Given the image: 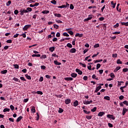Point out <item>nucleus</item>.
<instances>
[{"mask_svg": "<svg viewBox=\"0 0 128 128\" xmlns=\"http://www.w3.org/2000/svg\"><path fill=\"white\" fill-rule=\"evenodd\" d=\"M65 80H74V78H72V77H70V78H64Z\"/></svg>", "mask_w": 128, "mask_h": 128, "instance_id": "obj_17", "label": "nucleus"}, {"mask_svg": "<svg viewBox=\"0 0 128 128\" xmlns=\"http://www.w3.org/2000/svg\"><path fill=\"white\" fill-rule=\"evenodd\" d=\"M6 72H8V70H6L1 71V74H6Z\"/></svg>", "mask_w": 128, "mask_h": 128, "instance_id": "obj_26", "label": "nucleus"}, {"mask_svg": "<svg viewBox=\"0 0 128 128\" xmlns=\"http://www.w3.org/2000/svg\"><path fill=\"white\" fill-rule=\"evenodd\" d=\"M84 34L77 33L76 34L75 36H78V38H82Z\"/></svg>", "mask_w": 128, "mask_h": 128, "instance_id": "obj_9", "label": "nucleus"}, {"mask_svg": "<svg viewBox=\"0 0 128 128\" xmlns=\"http://www.w3.org/2000/svg\"><path fill=\"white\" fill-rule=\"evenodd\" d=\"M116 64H122V62L120 61V60L118 59L116 61Z\"/></svg>", "mask_w": 128, "mask_h": 128, "instance_id": "obj_22", "label": "nucleus"}, {"mask_svg": "<svg viewBox=\"0 0 128 128\" xmlns=\"http://www.w3.org/2000/svg\"><path fill=\"white\" fill-rule=\"evenodd\" d=\"M10 108L12 110H14V106L12 105H10Z\"/></svg>", "mask_w": 128, "mask_h": 128, "instance_id": "obj_60", "label": "nucleus"}, {"mask_svg": "<svg viewBox=\"0 0 128 128\" xmlns=\"http://www.w3.org/2000/svg\"><path fill=\"white\" fill-rule=\"evenodd\" d=\"M102 62V60H94V64H96L98 62Z\"/></svg>", "mask_w": 128, "mask_h": 128, "instance_id": "obj_25", "label": "nucleus"}, {"mask_svg": "<svg viewBox=\"0 0 128 128\" xmlns=\"http://www.w3.org/2000/svg\"><path fill=\"white\" fill-rule=\"evenodd\" d=\"M123 72H128V68H124L122 70Z\"/></svg>", "mask_w": 128, "mask_h": 128, "instance_id": "obj_57", "label": "nucleus"}, {"mask_svg": "<svg viewBox=\"0 0 128 128\" xmlns=\"http://www.w3.org/2000/svg\"><path fill=\"white\" fill-rule=\"evenodd\" d=\"M118 26H120V24L118 23H116V25L114 26V28H118Z\"/></svg>", "mask_w": 128, "mask_h": 128, "instance_id": "obj_39", "label": "nucleus"}, {"mask_svg": "<svg viewBox=\"0 0 128 128\" xmlns=\"http://www.w3.org/2000/svg\"><path fill=\"white\" fill-rule=\"evenodd\" d=\"M80 65L82 66H83V68H86V64H82V62L80 63Z\"/></svg>", "mask_w": 128, "mask_h": 128, "instance_id": "obj_48", "label": "nucleus"}, {"mask_svg": "<svg viewBox=\"0 0 128 128\" xmlns=\"http://www.w3.org/2000/svg\"><path fill=\"white\" fill-rule=\"evenodd\" d=\"M104 100H110V97L109 96H105L104 97Z\"/></svg>", "mask_w": 128, "mask_h": 128, "instance_id": "obj_21", "label": "nucleus"}, {"mask_svg": "<svg viewBox=\"0 0 128 128\" xmlns=\"http://www.w3.org/2000/svg\"><path fill=\"white\" fill-rule=\"evenodd\" d=\"M96 110V107H94L91 110V112H94Z\"/></svg>", "mask_w": 128, "mask_h": 128, "instance_id": "obj_42", "label": "nucleus"}, {"mask_svg": "<svg viewBox=\"0 0 128 128\" xmlns=\"http://www.w3.org/2000/svg\"><path fill=\"white\" fill-rule=\"evenodd\" d=\"M128 108H122V116H124V114H126V112H128Z\"/></svg>", "mask_w": 128, "mask_h": 128, "instance_id": "obj_4", "label": "nucleus"}, {"mask_svg": "<svg viewBox=\"0 0 128 128\" xmlns=\"http://www.w3.org/2000/svg\"><path fill=\"white\" fill-rule=\"evenodd\" d=\"M110 78H114V73H111L110 74Z\"/></svg>", "mask_w": 128, "mask_h": 128, "instance_id": "obj_55", "label": "nucleus"}, {"mask_svg": "<svg viewBox=\"0 0 128 128\" xmlns=\"http://www.w3.org/2000/svg\"><path fill=\"white\" fill-rule=\"evenodd\" d=\"M20 79L21 80H23V82H26V80L24 77H20Z\"/></svg>", "mask_w": 128, "mask_h": 128, "instance_id": "obj_51", "label": "nucleus"}, {"mask_svg": "<svg viewBox=\"0 0 128 128\" xmlns=\"http://www.w3.org/2000/svg\"><path fill=\"white\" fill-rule=\"evenodd\" d=\"M123 104H126V106H128V101L124 100L123 102Z\"/></svg>", "mask_w": 128, "mask_h": 128, "instance_id": "obj_44", "label": "nucleus"}, {"mask_svg": "<svg viewBox=\"0 0 128 128\" xmlns=\"http://www.w3.org/2000/svg\"><path fill=\"white\" fill-rule=\"evenodd\" d=\"M64 112V110H62V108H60L58 110L59 114H62V112Z\"/></svg>", "mask_w": 128, "mask_h": 128, "instance_id": "obj_43", "label": "nucleus"}, {"mask_svg": "<svg viewBox=\"0 0 128 128\" xmlns=\"http://www.w3.org/2000/svg\"><path fill=\"white\" fill-rule=\"evenodd\" d=\"M46 78H52V76L48 75V74H46L45 76Z\"/></svg>", "mask_w": 128, "mask_h": 128, "instance_id": "obj_58", "label": "nucleus"}, {"mask_svg": "<svg viewBox=\"0 0 128 128\" xmlns=\"http://www.w3.org/2000/svg\"><path fill=\"white\" fill-rule=\"evenodd\" d=\"M104 112H100L98 114V116H104Z\"/></svg>", "mask_w": 128, "mask_h": 128, "instance_id": "obj_13", "label": "nucleus"}, {"mask_svg": "<svg viewBox=\"0 0 128 128\" xmlns=\"http://www.w3.org/2000/svg\"><path fill=\"white\" fill-rule=\"evenodd\" d=\"M49 12H50V11H48V10L42 11V14H49Z\"/></svg>", "mask_w": 128, "mask_h": 128, "instance_id": "obj_41", "label": "nucleus"}, {"mask_svg": "<svg viewBox=\"0 0 128 128\" xmlns=\"http://www.w3.org/2000/svg\"><path fill=\"white\" fill-rule=\"evenodd\" d=\"M54 64H56V66H60V64H62V63L58 62V60H54Z\"/></svg>", "mask_w": 128, "mask_h": 128, "instance_id": "obj_12", "label": "nucleus"}, {"mask_svg": "<svg viewBox=\"0 0 128 128\" xmlns=\"http://www.w3.org/2000/svg\"><path fill=\"white\" fill-rule=\"evenodd\" d=\"M92 16H89V17H88L86 18H85L84 20V22H88V20H92Z\"/></svg>", "mask_w": 128, "mask_h": 128, "instance_id": "obj_10", "label": "nucleus"}, {"mask_svg": "<svg viewBox=\"0 0 128 128\" xmlns=\"http://www.w3.org/2000/svg\"><path fill=\"white\" fill-rule=\"evenodd\" d=\"M86 118H87V120H92V116H86Z\"/></svg>", "mask_w": 128, "mask_h": 128, "instance_id": "obj_27", "label": "nucleus"}, {"mask_svg": "<svg viewBox=\"0 0 128 128\" xmlns=\"http://www.w3.org/2000/svg\"><path fill=\"white\" fill-rule=\"evenodd\" d=\"M68 33H69L70 36H72L74 34V32L72 30L68 31Z\"/></svg>", "mask_w": 128, "mask_h": 128, "instance_id": "obj_56", "label": "nucleus"}, {"mask_svg": "<svg viewBox=\"0 0 128 128\" xmlns=\"http://www.w3.org/2000/svg\"><path fill=\"white\" fill-rule=\"evenodd\" d=\"M55 50L54 47H50L49 48L50 52H52Z\"/></svg>", "mask_w": 128, "mask_h": 128, "instance_id": "obj_20", "label": "nucleus"}, {"mask_svg": "<svg viewBox=\"0 0 128 128\" xmlns=\"http://www.w3.org/2000/svg\"><path fill=\"white\" fill-rule=\"evenodd\" d=\"M32 26L31 24H27L23 28H22V30H28V28H30Z\"/></svg>", "mask_w": 128, "mask_h": 128, "instance_id": "obj_1", "label": "nucleus"}, {"mask_svg": "<svg viewBox=\"0 0 128 128\" xmlns=\"http://www.w3.org/2000/svg\"><path fill=\"white\" fill-rule=\"evenodd\" d=\"M76 52V50L74 48H72L70 50V52L71 54H74Z\"/></svg>", "mask_w": 128, "mask_h": 128, "instance_id": "obj_5", "label": "nucleus"}, {"mask_svg": "<svg viewBox=\"0 0 128 128\" xmlns=\"http://www.w3.org/2000/svg\"><path fill=\"white\" fill-rule=\"evenodd\" d=\"M14 68H16V69H18L20 68V66H18V64H14Z\"/></svg>", "mask_w": 128, "mask_h": 128, "instance_id": "obj_37", "label": "nucleus"}, {"mask_svg": "<svg viewBox=\"0 0 128 128\" xmlns=\"http://www.w3.org/2000/svg\"><path fill=\"white\" fill-rule=\"evenodd\" d=\"M120 34V32H115L112 33L113 34Z\"/></svg>", "mask_w": 128, "mask_h": 128, "instance_id": "obj_49", "label": "nucleus"}, {"mask_svg": "<svg viewBox=\"0 0 128 128\" xmlns=\"http://www.w3.org/2000/svg\"><path fill=\"white\" fill-rule=\"evenodd\" d=\"M83 104H86V105L90 104H92V100H90V101H88V100H85V101L83 102Z\"/></svg>", "mask_w": 128, "mask_h": 128, "instance_id": "obj_3", "label": "nucleus"}, {"mask_svg": "<svg viewBox=\"0 0 128 128\" xmlns=\"http://www.w3.org/2000/svg\"><path fill=\"white\" fill-rule=\"evenodd\" d=\"M106 116L108 118H111L112 120H116V117H114L112 114H108Z\"/></svg>", "mask_w": 128, "mask_h": 128, "instance_id": "obj_2", "label": "nucleus"}, {"mask_svg": "<svg viewBox=\"0 0 128 128\" xmlns=\"http://www.w3.org/2000/svg\"><path fill=\"white\" fill-rule=\"evenodd\" d=\"M100 68V64H96V70H98V68Z\"/></svg>", "mask_w": 128, "mask_h": 128, "instance_id": "obj_52", "label": "nucleus"}, {"mask_svg": "<svg viewBox=\"0 0 128 128\" xmlns=\"http://www.w3.org/2000/svg\"><path fill=\"white\" fill-rule=\"evenodd\" d=\"M12 4V1L10 0H8L6 3V5L7 6H10V4Z\"/></svg>", "mask_w": 128, "mask_h": 128, "instance_id": "obj_28", "label": "nucleus"}, {"mask_svg": "<svg viewBox=\"0 0 128 128\" xmlns=\"http://www.w3.org/2000/svg\"><path fill=\"white\" fill-rule=\"evenodd\" d=\"M70 99H66L65 100L64 102L66 104H70Z\"/></svg>", "mask_w": 128, "mask_h": 128, "instance_id": "obj_6", "label": "nucleus"}, {"mask_svg": "<svg viewBox=\"0 0 128 128\" xmlns=\"http://www.w3.org/2000/svg\"><path fill=\"white\" fill-rule=\"evenodd\" d=\"M22 116H20L18 118H17L16 122H20V120H22Z\"/></svg>", "mask_w": 128, "mask_h": 128, "instance_id": "obj_16", "label": "nucleus"}, {"mask_svg": "<svg viewBox=\"0 0 128 128\" xmlns=\"http://www.w3.org/2000/svg\"><path fill=\"white\" fill-rule=\"evenodd\" d=\"M124 96H119V100H124Z\"/></svg>", "mask_w": 128, "mask_h": 128, "instance_id": "obj_62", "label": "nucleus"}, {"mask_svg": "<svg viewBox=\"0 0 128 128\" xmlns=\"http://www.w3.org/2000/svg\"><path fill=\"white\" fill-rule=\"evenodd\" d=\"M76 72H78V74L81 75L82 74V72L80 70H78V68H76Z\"/></svg>", "mask_w": 128, "mask_h": 128, "instance_id": "obj_8", "label": "nucleus"}, {"mask_svg": "<svg viewBox=\"0 0 128 128\" xmlns=\"http://www.w3.org/2000/svg\"><path fill=\"white\" fill-rule=\"evenodd\" d=\"M58 8H66V5H62L60 6H58Z\"/></svg>", "mask_w": 128, "mask_h": 128, "instance_id": "obj_33", "label": "nucleus"}, {"mask_svg": "<svg viewBox=\"0 0 128 128\" xmlns=\"http://www.w3.org/2000/svg\"><path fill=\"white\" fill-rule=\"evenodd\" d=\"M54 16H56V18H62V14H55Z\"/></svg>", "mask_w": 128, "mask_h": 128, "instance_id": "obj_19", "label": "nucleus"}, {"mask_svg": "<svg viewBox=\"0 0 128 128\" xmlns=\"http://www.w3.org/2000/svg\"><path fill=\"white\" fill-rule=\"evenodd\" d=\"M25 76L27 80H32V78L30 77V76L28 75V74H26Z\"/></svg>", "mask_w": 128, "mask_h": 128, "instance_id": "obj_30", "label": "nucleus"}, {"mask_svg": "<svg viewBox=\"0 0 128 128\" xmlns=\"http://www.w3.org/2000/svg\"><path fill=\"white\" fill-rule=\"evenodd\" d=\"M10 112V108H5L3 110V112Z\"/></svg>", "mask_w": 128, "mask_h": 128, "instance_id": "obj_24", "label": "nucleus"}, {"mask_svg": "<svg viewBox=\"0 0 128 128\" xmlns=\"http://www.w3.org/2000/svg\"><path fill=\"white\" fill-rule=\"evenodd\" d=\"M66 46H68V48H72V45L70 43H68L66 44Z\"/></svg>", "mask_w": 128, "mask_h": 128, "instance_id": "obj_29", "label": "nucleus"}, {"mask_svg": "<svg viewBox=\"0 0 128 128\" xmlns=\"http://www.w3.org/2000/svg\"><path fill=\"white\" fill-rule=\"evenodd\" d=\"M63 36H70V35L67 32H64Z\"/></svg>", "mask_w": 128, "mask_h": 128, "instance_id": "obj_46", "label": "nucleus"}, {"mask_svg": "<svg viewBox=\"0 0 128 128\" xmlns=\"http://www.w3.org/2000/svg\"><path fill=\"white\" fill-rule=\"evenodd\" d=\"M39 82H42L44 80V77L43 76H41L40 77V78L38 80Z\"/></svg>", "mask_w": 128, "mask_h": 128, "instance_id": "obj_50", "label": "nucleus"}, {"mask_svg": "<svg viewBox=\"0 0 128 128\" xmlns=\"http://www.w3.org/2000/svg\"><path fill=\"white\" fill-rule=\"evenodd\" d=\"M40 58H41L42 60V58L44 59V58H46V55L44 54V55H42Z\"/></svg>", "mask_w": 128, "mask_h": 128, "instance_id": "obj_34", "label": "nucleus"}, {"mask_svg": "<svg viewBox=\"0 0 128 128\" xmlns=\"http://www.w3.org/2000/svg\"><path fill=\"white\" fill-rule=\"evenodd\" d=\"M84 112L86 114H90V112L87 111L86 110H83Z\"/></svg>", "mask_w": 128, "mask_h": 128, "instance_id": "obj_35", "label": "nucleus"}, {"mask_svg": "<svg viewBox=\"0 0 128 128\" xmlns=\"http://www.w3.org/2000/svg\"><path fill=\"white\" fill-rule=\"evenodd\" d=\"M121 24H122V26H128V22H120Z\"/></svg>", "mask_w": 128, "mask_h": 128, "instance_id": "obj_18", "label": "nucleus"}, {"mask_svg": "<svg viewBox=\"0 0 128 128\" xmlns=\"http://www.w3.org/2000/svg\"><path fill=\"white\" fill-rule=\"evenodd\" d=\"M20 12H22V14H26V12H28V11L26 10H20Z\"/></svg>", "mask_w": 128, "mask_h": 128, "instance_id": "obj_15", "label": "nucleus"}, {"mask_svg": "<svg viewBox=\"0 0 128 128\" xmlns=\"http://www.w3.org/2000/svg\"><path fill=\"white\" fill-rule=\"evenodd\" d=\"M26 10L28 12H32V9L30 8H26Z\"/></svg>", "mask_w": 128, "mask_h": 128, "instance_id": "obj_53", "label": "nucleus"}, {"mask_svg": "<svg viewBox=\"0 0 128 128\" xmlns=\"http://www.w3.org/2000/svg\"><path fill=\"white\" fill-rule=\"evenodd\" d=\"M6 42H7V44H12V40H6Z\"/></svg>", "mask_w": 128, "mask_h": 128, "instance_id": "obj_45", "label": "nucleus"}, {"mask_svg": "<svg viewBox=\"0 0 128 128\" xmlns=\"http://www.w3.org/2000/svg\"><path fill=\"white\" fill-rule=\"evenodd\" d=\"M88 8L90 10V8H96V6H90L88 7Z\"/></svg>", "mask_w": 128, "mask_h": 128, "instance_id": "obj_40", "label": "nucleus"}, {"mask_svg": "<svg viewBox=\"0 0 128 128\" xmlns=\"http://www.w3.org/2000/svg\"><path fill=\"white\" fill-rule=\"evenodd\" d=\"M51 4H56V0H52L50 2Z\"/></svg>", "mask_w": 128, "mask_h": 128, "instance_id": "obj_36", "label": "nucleus"}, {"mask_svg": "<svg viewBox=\"0 0 128 128\" xmlns=\"http://www.w3.org/2000/svg\"><path fill=\"white\" fill-rule=\"evenodd\" d=\"M14 14H18V10H16L14 11Z\"/></svg>", "mask_w": 128, "mask_h": 128, "instance_id": "obj_64", "label": "nucleus"}, {"mask_svg": "<svg viewBox=\"0 0 128 128\" xmlns=\"http://www.w3.org/2000/svg\"><path fill=\"white\" fill-rule=\"evenodd\" d=\"M111 4L112 6V7L113 8H116V4H114V1L111 2Z\"/></svg>", "mask_w": 128, "mask_h": 128, "instance_id": "obj_31", "label": "nucleus"}, {"mask_svg": "<svg viewBox=\"0 0 128 128\" xmlns=\"http://www.w3.org/2000/svg\"><path fill=\"white\" fill-rule=\"evenodd\" d=\"M22 72H24V74H26V72H27V70H26V69L24 68V69H23V70H22Z\"/></svg>", "mask_w": 128, "mask_h": 128, "instance_id": "obj_63", "label": "nucleus"}, {"mask_svg": "<svg viewBox=\"0 0 128 128\" xmlns=\"http://www.w3.org/2000/svg\"><path fill=\"white\" fill-rule=\"evenodd\" d=\"M31 112H33L34 114V112H36V108H34V106H32V109H31Z\"/></svg>", "mask_w": 128, "mask_h": 128, "instance_id": "obj_23", "label": "nucleus"}, {"mask_svg": "<svg viewBox=\"0 0 128 128\" xmlns=\"http://www.w3.org/2000/svg\"><path fill=\"white\" fill-rule=\"evenodd\" d=\"M40 120V115L38 113L36 112V120Z\"/></svg>", "mask_w": 128, "mask_h": 128, "instance_id": "obj_38", "label": "nucleus"}, {"mask_svg": "<svg viewBox=\"0 0 128 128\" xmlns=\"http://www.w3.org/2000/svg\"><path fill=\"white\" fill-rule=\"evenodd\" d=\"M54 28H56V30H58V26L56 24H54Z\"/></svg>", "mask_w": 128, "mask_h": 128, "instance_id": "obj_47", "label": "nucleus"}, {"mask_svg": "<svg viewBox=\"0 0 128 128\" xmlns=\"http://www.w3.org/2000/svg\"><path fill=\"white\" fill-rule=\"evenodd\" d=\"M74 5L72 4H70V10H74Z\"/></svg>", "mask_w": 128, "mask_h": 128, "instance_id": "obj_54", "label": "nucleus"}, {"mask_svg": "<svg viewBox=\"0 0 128 128\" xmlns=\"http://www.w3.org/2000/svg\"><path fill=\"white\" fill-rule=\"evenodd\" d=\"M99 46H100V44H96L94 46V48H99Z\"/></svg>", "mask_w": 128, "mask_h": 128, "instance_id": "obj_59", "label": "nucleus"}, {"mask_svg": "<svg viewBox=\"0 0 128 128\" xmlns=\"http://www.w3.org/2000/svg\"><path fill=\"white\" fill-rule=\"evenodd\" d=\"M35 92V94H41L42 95V91H37L36 92Z\"/></svg>", "mask_w": 128, "mask_h": 128, "instance_id": "obj_32", "label": "nucleus"}, {"mask_svg": "<svg viewBox=\"0 0 128 128\" xmlns=\"http://www.w3.org/2000/svg\"><path fill=\"white\" fill-rule=\"evenodd\" d=\"M13 80H14V82H18V78L14 77L13 78Z\"/></svg>", "mask_w": 128, "mask_h": 128, "instance_id": "obj_61", "label": "nucleus"}, {"mask_svg": "<svg viewBox=\"0 0 128 128\" xmlns=\"http://www.w3.org/2000/svg\"><path fill=\"white\" fill-rule=\"evenodd\" d=\"M75 108L78 106V101L77 100H75L74 102V104H73Z\"/></svg>", "mask_w": 128, "mask_h": 128, "instance_id": "obj_7", "label": "nucleus"}, {"mask_svg": "<svg viewBox=\"0 0 128 128\" xmlns=\"http://www.w3.org/2000/svg\"><path fill=\"white\" fill-rule=\"evenodd\" d=\"M70 76L72 78H76V76H78V74H76V73H72V74H71Z\"/></svg>", "mask_w": 128, "mask_h": 128, "instance_id": "obj_14", "label": "nucleus"}, {"mask_svg": "<svg viewBox=\"0 0 128 128\" xmlns=\"http://www.w3.org/2000/svg\"><path fill=\"white\" fill-rule=\"evenodd\" d=\"M100 88H102V86H99L98 87H96L95 90V92H98V90H100Z\"/></svg>", "mask_w": 128, "mask_h": 128, "instance_id": "obj_11", "label": "nucleus"}]
</instances>
